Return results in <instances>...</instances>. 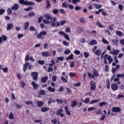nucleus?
I'll use <instances>...</instances> for the list:
<instances>
[{
  "label": "nucleus",
  "mask_w": 124,
  "mask_h": 124,
  "mask_svg": "<svg viewBox=\"0 0 124 124\" xmlns=\"http://www.w3.org/2000/svg\"><path fill=\"white\" fill-rule=\"evenodd\" d=\"M43 17L46 18V19L43 20V23H44V24L48 25V24H51V26L52 27V28H55V27H60V26L61 25L60 22H57L56 23H55L56 22L57 18L56 17H54L51 16L50 15H44L43 16ZM48 20H50L51 22Z\"/></svg>",
  "instance_id": "f257e3e1"
},
{
  "label": "nucleus",
  "mask_w": 124,
  "mask_h": 124,
  "mask_svg": "<svg viewBox=\"0 0 124 124\" xmlns=\"http://www.w3.org/2000/svg\"><path fill=\"white\" fill-rule=\"evenodd\" d=\"M107 60L108 61V63H111L113 62V59L111 56H109L108 54H105L104 57V63L107 64Z\"/></svg>",
  "instance_id": "f03ea898"
},
{
  "label": "nucleus",
  "mask_w": 124,
  "mask_h": 124,
  "mask_svg": "<svg viewBox=\"0 0 124 124\" xmlns=\"http://www.w3.org/2000/svg\"><path fill=\"white\" fill-rule=\"evenodd\" d=\"M87 74L88 75V77L90 78V79H92V78H94L95 77L97 78L98 76H99L98 71L94 69L93 75H92V74L89 72H88Z\"/></svg>",
  "instance_id": "7ed1b4c3"
},
{
  "label": "nucleus",
  "mask_w": 124,
  "mask_h": 124,
  "mask_svg": "<svg viewBox=\"0 0 124 124\" xmlns=\"http://www.w3.org/2000/svg\"><path fill=\"white\" fill-rule=\"evenodd\" d=\"M28 66L29 70H31V67H32V65L31 64H30V62H26L23 64V70L24 72H26V71H27Z\"/></svg>",
  "instance_id": "20e7f679"
},
{
  "label": "nucleus",
  "mask_w": 124,
  "mask_h": 124,
  "mask_svg": "<svg viewBox=\"0 0 124 124\" xmlns=\"http://www.w3.org/2000/svg\"><path fill=\"white\" fill-rule=\"evenodd\" d=\"M47 34V31H41L39 34L36 35V37L38 39H44V37L43 35H46Z\"/></svg>",
  "instance_id": "39448f33"
},
{
  "label": "nucleus",
  "mask_w": 124,
  "mask_h": 124,
  "mask_svg": "<svg viewBox=\"0 0 124 124\" xmlns=\"http://www.w3.org/2000/svg\"><path fill=\"white\" fill-rule=\"evenodd\" d=\"M47 34V31H41L39 34L36 35V37L38 39H44V37L43 35H46Z\"/></svg>",
  "instance_id": "423d86ee"
},
{
  "label": "nucleus",
  "mask_w": 124,
  "mask_h": 124,
  "mask_svg": "<svg viewBox=\"0 0 124 124\" xmlns=\"http://www.w3.org/2000/svg\"><path fill=\"white\" fill-rule=\"evenodd\" d=\"M31 76L34 81H37L38 79V73L32 72L31 73Z\"/></svg>",
  "instance_id": "0eeeda50"
},
{
  "label": "nucleus",
  "mask_w": 124,
  "mask_h": 124,
  "mask_svg": "<svg viewBox=\"0 0 124 124\" xmlns=\"http://www.w3.org/2000/svg\"><path fill=\"white\" fill-rule=\"evenodd\" d=\"M90 86L91 91H95L96 89V82L95 81L93 82L92 80L90 82Z\"/></svg>",
  "instance_id": "6e6552de"
},
{
  "label": "nucleus",
  "mask_w": 124,
  "mask_h": 124,
  "mask_svg": "<svg viewBox=\"0 0 124 124\" xmlns=\"http://www.w3.org/2000/svg\"><path fill=\"white\" fill-rule=\"evenodd\" d=\"M59 34H61V35H63L66 40H70V38H69V36H68L67 34H65V33L62 31H60L59 32Z\"/></svg>",
  "instance_id": "1a4fd4ad"
},
{
  "label": "nucleus",
  "mask_w": 124,
  "mask_h": 124,
  "mask_svg": "<svg viewBox=\"0 0 124 124\" xmlns=\"http://www.w3.org/2000/svg\"><path fill=\"white\" fill-rule=\"evenodd\" d=\"M112 111L114 113H120V112H121V111H122V109H121V108H120L118 107H114L112 108Z\"/></svg>",
  "instance_id": "9d476101"
},
{
  "label": "nucleus",
  "mask_w": 124,
  "mask_h": 124,
  "mask_svg": "<svg viewBox=\"0 0 124 124\" xmlns=\"http://www.w3.org/2000/svg\"><path fill=\"white\" fill-rule=\"evenodd\" d=\"M2 37H0V44L2 43L3 42L6 41L7 40V37L5 35H2Z\"/></svg>",
  "instance_id": "9b49d317"
},
{
  "label": "nucleus",
  "mask_w": 124,
  "mask_h": 124,
  "mask_svg": "<svg viewBox=\"0 0 124 124\" xmlns=\"http://www.w3.org/2000/svg\"><path fill=\"white\" fill-rule=\"evenodd\" d=\"M31 85L32 86L34 90H37L39 88V85L36 84V83H35L34 81H32Z\"/></svg>",
  "instance_id": "f8f14e48"
},
{
  "label": "nucleus",
  "mask_w": 124,
  "mask_h": 124,
  "mask_svg": "<svg viewBox=\"0 0 124 124\" xmlns=\"http://www.w3.org/2000/svg\"><path fill=\"white\" fill-rule=\"evenodd\" d=\"M111 90L114 91H117L119 87H118V84L114 83L111 86Z\"/></svg>",
  "instance_id": "ddd939ff"
},
{
  "label": "nucleus",
  "mask_w": 124,
  "mask_h": 124,
  "mask_svg": "<svg viewBox=\"0 0 124 124\" xmlns=\"http://www.w3.org/2000/svg\"><path fill=\"white\" fill-rule=\"evenodd\" d=\"M119 53H120V50H114L113 51L109 52V54L114 56H118Z\"/></svg>",
  "instance_id": "4468645a"
},
{
  "label": "nucleus",
  "mask_w": 124,
  "mask_h": 124,
  "mask_svg": "<svg viewBox=\"0 0 124 124\" xmlns=\"http://www.w3.org/2000/svg\"><path fill=\"white\" fill-rule=\"evenodd\" d=\"M115 77H116V75H113L110 78V81L114 80V82H119V81H120V78L118 77L115 78ZM114 78H115L114 79Z\"/></svg>",
  "instance_id": "2eb2a0df"
},
{
  "label": "nucleus",
  "mask_w": 124,
  "mask_h": 124,
  "mask_svg": "<svg viewBox=\"0 0 124 124\" xmlns=\"http://www.w3.org/2000/svg\"><path fill=\"white\" fill-rule=\"evenodd\" d=\"M20 7V6H19V4H15L13 6L11 7L12 10H15L17 11L18 9H19V8Z\"/></svg>",
  "instance_id": "dca6fc26"
},
{
  "label": "nucleus",
  "mask_w": 124,
  "mask_h": 124,
  "mask_svg": "<svg viewBox=\"0 0 124 124\" xmlns=\"http://www.w3.org/2000/svg\"><path fill=\"white\" fill-rule=\"evenodd\" d=\"M14 28V26L12 23H9L7 25V31H10L11 29H13Z\"/></svg>",
  "instance_id": "f3484780"
},
{
  "label": "nucleus",
  "mask_w": 124,
  "mask_h": 124,
  "mask_svg": "<svg viewBox=\"0 0 124 124\" xmlns=\"http://www.w3.org/2000/svg\"><path fill=\"white\" fill-rule=\"evenodd\" d=\"M41 55L43 57H49L50 56V53L48 51H44L42 52Z\"/></svg>",
  "instance_id": "a211bd4d"
},
{
  "label": "nucleus",
  "mask_w": 124,
  "mask_h": 124,
  "mask_svg": "<svg viewBox=\"0 0 124 124\" xmlns=\"http://www.w3.org/2000/svg\"><path fill=\"white\" fill-rule=\"evenodd\" d=\"M96 44H97V41L94 39L92 40L89 42V45H92V46H93V45H96Z\"/></svg>",
  "instance_id": "6ab92c4d"
},
{
  "label": "nucleus",
  "mask_w": 124,
  "mask_h": 124,
  "mask_svg": "<svg viewBox=\"0 0 124 124\" xmlns=\"http://www.w3.org/2000/svg\"><path fill=\"white\" fill-rule=\"evenodd\" d=\"M29 26H30V22L26 21L24 23V30L27 31L29 29Z\"/></svg>",
  "instance_id": "aec40b11"
},
{
  "label": "nucleus",
  "mask_w": 124,
  "mask_h": 124,
  "mask_svg": "<svg viewBox=\"0 0 124 124\" xmlns=\"http://www.w3.org/2000/svg\"><path fill=\"white\" fill-rule=\"evenodd\" d=\"M47 91H48V92H50V93H55V92H56V89H55V88H52V87L49 86L47 88Z\"/></svg>",
  "instance_id": "412c9836"
},
{
  "label": "nucleus",
  "mask_w": 124,
  "mask_h": 124,
  "mask_svg": "<svg viewBox=\"0 0 124 124\" xmlns=\"http://www.w3.org/2000/svg\"><path fill=\"white\" fill-rule=\"evenodd\" d=\"M50 109V108L47 107H43L41 108V112H43V113H45V112H47L48 110Z\"/></svg>",
  "instance_id": "4be33fe9"
},
{
  "label": "nucleus",
  "mask_w": 124,
  "mask_h": 124,
  "mask_svg": "<svg viewBox=\"0 0 124 124\" xmlns=\"http://www.w3.org/2000/svg\"><path fill=\"white\" fill-rule=\"evenodd\" d=\"M44 105V102L42 101H37V107L39 108L42 107Z\"/></svg>",
  "instance_id": "5701e85b"
},
{
  "label": "nucleus",
  "mask_w": 124,
  "mask_h": 124,
  "mask_svg": "<svg viewBox=\"0 0 124 124\" xmlns=\"http://www.w3.org/2000/svg\"><path fill=\"white\" fill-rule=\"evenodd\" d=\"M47 80H48V77L46 76L42 78V79H41V83H46Z\"/></svg>",
  "instance_id": "b1692460"
},
{
  "label": "nucleus",
  "mask_w": 124,
  "mask_h": 124,
  "mask_svg": "<svg viewBox=\"0 0 124 124\" xmlns=\"http://www.w3.org/2000/svg\"><path fill=\"white\" fill-rule=\"evenodd\" d=\"M64 109L65 110V112L68 116H70L71 115V113H70V111L68 110V107L67 106H65L64 107Z\"/></svg>",
  "instance_id": "393cba45"
},
{
  "label": "nucleus",
  "mask_w": 124,
  "mask_h": 124,
  "mask_svg": "<svg viewBox=\"0 0 124 124\" xmlns=\"http://www.w3.org/2000/svg\"><path fill=\"white\" fill-rule=\"evenodd\" d=\"M38 94L40 95H45V90H41L39 91V92L38 93Z\"/></svg>",
  "instance_id": "a878e982"
},
{
  "label": "nucleus",
  "mask_w": 124,
  "mask_h": 124,
  "mask_svg": "<svg viewBox=\"0 0 124 124\" xmlns=\"http://www.w3.org/2000/svg\"><path fill=\"white\" fill-rule=\"evenodd\" d=\"M25 5H34V2H31V1H25Z\"/></svg>",
  "instance_id": "bb28decb"
},
{
  "label": "nucleus",
  "mask_w": 124,
  "mask_h": 124,
  "mask_svg": "<svg viewBox=\"0 0 124 124\" xmlns=\"http://www.w3.org/2000/svg\"><path fill=\"white\" fill-rule=\"evenodd\" d=\"M76 105H77V101H76L75 100H73L71 101V107L72 108L75 107V106H76Z\"/></svg>",
  "instance_id": "cd10ccee"
},
{
  "label": "nucleus",
  "mask_w": 124,
  "mask_h": 124,
  "mask_svg": "<svg viewBox=\"0 0 124 124\" xmlns=\"http://www.w3.org/2000/svg\"><path fill=\"white\" fill-rule=\"evenodd\" d=\"M46 9H49L50 7H51V4H50V1H49L48 0H46Z\"/></svg>",
  "instance_id": "c85d7f7f"
},
{
  "label": "nucleus",
  "mask_w": 124,
  "mask_h": 124,
  "mask_svg": "<svg viewBox=\"0 0 124 124\" xmlns=\"http://www.w3.org/2000/svg\"><path fill=\"white\" fill-rule=\"evenodd\" d=\"M63 110L62 108H59L58 110L56 111V115L57 116H60V114H62L63 112Z\"/></svg>",
  "instance_id": "c756f323"
},
{
  "label": "nucleus",
  "mask_w": 124,
  "mask_h": 124,
  "mask_svg": "<svg viewBox=\"0 0 124 124\" xmlns=\"http://www.w3.org/2000/svg\"><path fill=\"white\" fill-rule=\"evenodd\" d=\"M116 33L117 35H118V36H124V34L123 33V32L121 31H116Z\"/></svg>",
  "instance_id": "7c9ffc66"
},
{
  "label": "nucleus",
  "mask_w": 124,
  "mask_h": 124,
  "mask_svg": "<svg viewBox=\"0 0 124 124\" xmlns=\"http://www.w3.org/2000/svg\"><path fill=\"white\" fill-rule=\"evenodd\" d=\"M0 70H3V72H4V73H7V72H8V67H5V68L0 67Z\"/></svg>",
  "instance_id": "2f4dec72"
},
{
  "label": "nucleus",
  "mask_w": 124,
  "mask_h": 124,
  "mask_svg": "<svg viewBox=\"0 0 124 124\" xmlns=\"http://www.w3.org/2000/svg\"><path fill=\"white\" fill-rule=\"evenodd\" d=\"M93 5L95 6L96 9H99V8H101V7H102V5H98L97 3H94Z\"/></svg>",
  "instance_id": "473e14b6"
},
{
  "label": "nucleus",
  "mask_w": 124,
  "mask_h": 124,
  "mask_svg": "<svg viewBox=\"0 0 124 124\" xmlns=\"http://www.w3.org/2000/svg\"><path fill=\"white\" fill-rule=\"evenodd\" d=\"M96 25L98 27H99V28H105V26L101 25V23H100L99 22H98V21L96 22Z\"/></svg>",
  "instance_id": "72a5a7b5"
},
{
  "label": "nucleus",
  "mask_w": 124,
  "mask_h": 124,
  "mask_svg": "<svg viewBox=\"0 0 124 124\" xmlns=\"http://www.w3.org/2000/svg\"><path fill=\"white\" fill-rule=\"evenodd\" d=\"M7 13L8 15H11L12 13V10H11V8H8L7 10Z\"/></svg>",
  "instance_id": "f704fd0d"
},
{
  "label": "nucleus",
  "mask_w": 124,
  "mask_h": 124,
  "mask_svg": "<svg viewBox=\"0 0 124 124\" xmlns=\"http://www.w3.org/2000/svg\"><path fill=\"white\" fill-rule=\"evenodd\" d=\"M98 104L100 107H102V106H104V105H107V103L106 102H101Z\"/></svg>",
  "instance_id": "c9c22d12"
},
{
  "label": "nucleus",
  "mask_w": 124,
  "mask_h": 124,
  "mask_svg": "<svg viewBox=\"0 0 124 124\" xmlns=\"http://www.w3.org/2000/svg\"><path fill=\"white\" fill-rule=\"evenodd\" d=\"M101 53V51H100V49H97L95 51V54L96 55V56H100Z\"/></svg>",
  "instance_id": "e433bc0d"
},
{
  "label": "nucleus",
  "mask_w": 124,
  "mask_h": 124,
  "mask_svg": "<svg viewBox=\"0 0 124 124\" xmlns=\"http://www.w3.org/2000/svg\"><path fill=\"white\" fill-rule=\"evenodd\" d=\"M79 22L82 24H85L86 23V19L84 17H81L79 19Z\"/></svg>",
  "instance_id": "4c0bfd02"
},
{
  "label": "nucleus",
  "mask_w": 124,
  "mask_h": 124,
  "mask_svg": "<svg viewBox=\"0 0 124 124\" xmlns=\"http://www.w3.org/2000/svg\"><path fill=\"white\" fill-rule=\"evenodd\" d=\"M77 74L75 73L70 72L69 73V77H76Z\"/></svg>",
  "instance_id": "58836bf2"
},
{
  "label": "nucleus",
  "mask_w": 124,
  "mask_h": 124,
  "mask_svg": "<svg viewBox=\"0 0 124 124\" xmlns=\"http://www.w3.org/2000/svg\"><path fill=\"white\" fill-rule=\"evenodd\" d=\"M51 124H58V120L57 119H53L51 120Z\"/></svg>",
  "instance_id": "ea45409f"
},
{
  "label": "nucleus",
  "mask_w": 124,
  "mask_h": 124,
  "mask_svg": "<svg viewBox=\"0 0 124 124\" xmlns=\"http://www.w3.org/2000/svg\"><path fill=\"white\" fill-rule=\"evenodd\" d=\"M96 109V108L92 107H90L88 108V112H91V111H94V110H95Z\"/></svg>",
  "instance_id": "a19ab883"
},
{
  "label": "nucleus",
  "mask_w": 124,
  "mask_h": 124,
  "mask_svg": "<svg viewBox=\"0 0 124 124\" xmlns=\"http://www.w3.org/2000/svg\"><path fill=\"white\" fill-rule=\"evenodd\" d=\"M84 56L86 59H88L89 58V56H90V54L87 52L84 51L83 52Z\"/></svg>",
  "instance_id": "79ce46f5"
},
{
  "label": "nucleus",
  "mask_w": 124,
  "mask_h": 124,
  "mask_svg": "<svg viewBox=\"0 0 124 124\" xmlns=\"http://www.w3.org/2000/svg\"><path fill=\"white\" fill-rule=\"evenodd\" d=\"M38 63H39V64H40L41 65H43V64L45 63V61L43 60H38Z\"/></svg>",
  "instance_id": "37998d69"
},
{
  "label": "nucleus",
  "mask_w": 124,
  "mask_h": 124,
  "mask_svg": "<svg viewBox=\"0 0 124 124\" xmlns=\"http://www.w3.org/2000/svg\"><path fill=\"white\" fill-rule=\"evenodd\" d=\"M96 115H101L102 114V110L101 109H98L97 111H95Z\"/></svg>",
  "instance_id": "c03bdc74"
},
{
  "label": "nucleus",
  "mask_w": 124,
  "mask_h": 124,
  "mask_svg": "<svg viewBox=\"0 0 124 124\" xmlns=\"http://www.w3.org/2000/svg\"><path fill=\"white\" fill-rule=\"evenodd\" d=\"M32 9H33V8H32V7L29 6L28 8H25L24 10L25 11H30L31 10H32Z\"/></svg>",
  "instance_id": "a18cd8bd"
},
{
  "label": "nucleus",
  "mask_w": 124,
  "mask_h": 124,
  "mask_svg": "<svg viewBox=\"0 0 124 124\" xmlns=\"http://www.w3.org/2000/svg\"><path fill=\"white\" fill-rule=\"evenodd\" d=\"M61 80H62V82H63V83H67V80L66 79V78H65L63 77H61Z\"/></svg>",
  "instance_id": "49530a36"
},
{
  "label": "nucleus",
  "mask_w": 124,
  "mask_h": 124,
  "mask_svg": "<svg viewBox=\"0 0 124 124\" xmlns=\"http://www.w3.org/2000/svg\"><path fill=\"white\" fill-rule=\"evenodd\" d=\"M19 3H20V4H23V5H26V4L25 3H26V1H25L24 0H19L18 1Z\"/></svg>",
  "instance_id": "de8ad7c7"
},
{
  "label": "nucleus",
  "mask_w": 124,
  "mask_h": 124,
  "mask_svg": "<svg viewBox=\"0 0 124 124\" xmlns=\"http://www.w3.org/2000/svg\"><path fill=\"white\" fill-rule=\"evenodd\" d=\"M119 41V40L116 39H113L112 40V43H113V44H114V45H118V42Z\"/></svg>",
  "instance_id": "09e8293b"
},
{
  "label": "nucleus",
  "mask_w": 124,
  "mask_h": 124,
  "mask_svg": "<svg viewBox=\"0 0 124 124\" xmlns=\"http://www.w3.org/2000/svg\"><path fill=\"white\" fill-rule=\"evenodd\" d=\"M116 77H117V78H124V74H118L117 75Z\"/></svg>",
  "instance_id": "8fccbe9b"
},
{
  "label": "nucleus",
  "mask_w": 124,
  "mask_h": 124,
  "mask_svg": "<svg viewBox=\"0 0 124 124\" xmlns=\"http://www.w3.org/2000/svg\"><path fill=\"white\" fill-rule=\"evenodd\" d=\"M9 119L10 120H12L13 119H14V115H13V113L10 112L9 116Z\"/></svg>",
  "instance_id": "3c124183"
},
{
  "label": "nucleus",
  "mask_w": 124,
  "mask_h": 124,
  "mask_svg": "<svg viewBox=\"0 0 124 124\" xmlns=\"http://www.w3.org/2000/svg\"><path fill=\"white\" fill-rule=\"evenodd\" d=\"M74 53L75 55H80V54H81V52L78 50H75L74 51Z\"/></svg>",
  "instance_id": "603ef678"
},
{
  "label": "nucleus",
  "mask_w": 124,
  "mask_h": 124,
  "mask_svg": "<svg viewBox=\"0 0 124 124\" xmlns=\"http://www.w3.org/2000/svg\"><path fill=\"white\" fill-rule=\"evenodd\" d=\"M102 41L104 43V44H109V42L106 40L104 38H102Z\"/></svg>",
  "instance_id": "864d4df0"
},
{
  "label": "nucleus",
  "mask_w": 124,
  "mask_h": 124,
  "mask_svg": "<svg viewBox=\"0 0 124 124\" xmlns=\"http://www.w3.org/2000/svg\"><path fill=\"white\" fill-rule=\"evenodd\" d=\"M82 9V7L81 6H76L75 7V10L76 11H79V10H81Z\"/></svg>",
  "instance_id": "5fc2aeb1"
},
{
  "label": "nucleus",
  "mask_w": 124,
  "mask_h": 124,
  "mask_svg": "<svg viewBox=\"0 0 124 124\" xmlns=\"http://www.w3.org/2000/svg\"><path fill=\"white\" fill-rule=\"evenodd\" d=\"M66 60H73V54L70 55L68 57L66 58Z\"/></svg>",
  "instance_id": "6e6d98bb"
},
{
  "label": "nucleus",
  "mask_w": 124,
  "mask_h": 124,
  "mask_svg": "<svg viewBox=\"0 0 124 124\" xmlns=\"http://www.w3.org/2000/svg\"><path fill=\"white\" fill-rule=\"evenodd\" d=\"M104 71L106 72H108V71H109V66L108 65L105 66Z\"/></svg>",
  "instance_id": "4d7b16f0"
},
{
  "label": "nucleus",
  "mask_w": 124,
  "mask_h": 124,
  "mask_svg": "<svg viewBox=\"0 0 124 124\" xmlns=\"http://www.w3.org/2000/svg\"><path fill=\"white\" fill-rule=\"evenodd\" d=\"M118 70V69L114 67L112 68V74H115V73H116V72Z\"/></svg>",
  "instance_id": "13d9d810"
},
{
  "label": "nucleus",
  "mask_w": 124,
  "mask_h": 124,
  "mask_svg": "<svg viewBox=\"0 0 124 124\" xmlns=\"http://www.w3.org/2000/svg\"><path fill=\"white\" fill-rule=\"evenodd\" d=\"M58 12H59V10L56 9H53V10L52 11V13H53V14H55V15H57V14H58Z\"/></svg>",
  "instance_id": "bf43d9fd"
},
{
  "label": "nucleus",
  "mask_w": 124,
  "mask_h": 124,
  "mask_svg": "<svg viewBox=\"0 0 124 124\" xmlns=\"http://www.w3.org/2000/svg\"><path fill=\"white\" fill-rule=\"evenodd\" d=\"M118 8L120 9V11H123L124 10V6L122 4L118 5Z\"/></svg>",
  "instance_id": "052dcab7"
},
{
  "label": "nucleus",
  "mask_w": 124,
  "mask_h": 124,
  "mask_svg": "<svg viewBox=\"0 0 124 124\" xmlns=\"http://www.w3.org/2000/svg\"><path fill=\"white\" fill-rule=\"evenodd\" d=\"M62 43L63 45H65V46H69V43L68 42L63 41Z\"/></svg>",
  "instance_id": "680f3d73"
},
{
  "label": "nucleus",
  "mask_w": 124,
  "mask_h": 124,
  "mask_svg": "<svg viewBox=\"0 0 124 124\" xmlns=\"http://www.w3.org/2000/svg\"><path fill=\"white\" fill-rule=\"evenodd\" d=\"M42 20H43V16H40L38 19V23H41V22H42Z\"/></svg>",
  "instance_id": "e2e57ef3"
},
{
  "label": "nucleus",
  "mask_w": 124,
  "mask_h": 124,
  "mask_svg": "<svg viewBox=\"0 0 124 124\" xmlns=\"http://www.w3.org/2000/svg\"><path fill=\"white\" fill-rule=\"evenodd\" d=\"M98 100H93L90 103V104H93V103H97L98 102Z\"/></svg>",
  "instance_id": "0e129e2a"
},
{
  "label": "nucleus",
  "mask_w": 124,
  "mask_h": 124,
  "mask_svg": "<svg viewBox=\"0 0 124 124\" xmlns=\"http://www.w3.org/2000/svg\"><path fill=\"white\" fill-rule=\"evenodd\" d=\"M53 70L52 67H48L47 69V72H53Z\"/></svg>",
  "instance_id": "69168bd1"
},
{
  "label": "nucleus",
  "mask_w": 124,
  "mask_h": 124,
  "mask_svg": "<svg viewBox=\"0 0 124 124\" xmlns=\"http://www.w3.org/2000/svg\"><path fill=\"white\" fill-rule=\"evenodd\" d=\"M52 81L53 82H56L57 81V76L54 75L52 77Z\"/></svg>",
  "instance_id": "338daca9"
},
{
  "label": "nucleus",
  "mask_w": 124,
  "mask_h": 124,
  "mask_svg": "<svg viewBox=\"0 0 124 124\" xmlns=\"http://www.w3.org/2000/svg\"><path fill=\"white\" fill-rule=\"evenodd\" d=\"M5 12V10L3 9H0V15H3V14Z\"/></svg>",
  "instance_id": "774afa93"
}]
</instances>
